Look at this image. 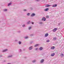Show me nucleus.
<instances>
[{"label":"nucleus","instance_id":"nucleus-9","mask_svg":"<svg viewBox=\"0 0 64 64\" xmlns=\"http://www.w3.org/2000/svg\"><path fill=\"white\" fill-rule=\"evenodd\" d=\"M48 34H45V37H47V36H48Z\"/></svg>","mask_w":64,"mask_h":64},{"label":"nucleus","instance_id":"nucleus-7","mask_svg":"<svg viewBox=\"0 0 64 64\" xmlns=\"http://www.w3.org/2000/svg\"><path fill=\"white\" fill-rule=\"evenodd\" d=\"M55 55V54L54 53V54H52L51 55V56H54Z\"/></svg>","mask_w":64,"mask_h":64},{"label":"nucleus","instance_id":"nucleus-23","mask_svg":"<svg viewBox=\"0 0 64 64\" xmlns=\"http://www.w3.org/2000/svg\"><path fill=\"white\" fill-rule=\"evenodd\" d=\"M46 18H48V16H46Z\"/></svg>","mask_w":64,"mask_h":64},{"label":"nucleus","instance_id":"nucleus-21","mask_svg":"<svg viewBox=\"0 0 64 64\" xmlns=\"http://www.w3.org/2000/svg\"><path fill=\"white\" fill-rule=\"evenodd\" d=\"M11 4H8V6H9V5H10Z\"/></svg>","mask_w":64,"mask_h":64},{"label":"nucleus","instance_id":"nucleus-5","mask_svg":"<svg viewBox=\"0 0 64 64\" xmlns=\"http://www.w3.org/2000/svg\"><path fill=\"white\" fill-rule=\"evenodd\" d=\"M55 46H52L51 47V49H55Z\"/></svg>","mask_w":64,"mask_h":64},{"label":"nucleus","instance_id":"nucleus-19","mask_svg":"<svg viewBox=\"0 0 64 64\" xmlns=\"http://www.w3.org/2000/svg\"><path fill=\"white\" fill-rule=\"evenodd\" d=\"M30 15V13H28L27 14V15H28V16H29V15Z\"/></svg>","mask_w":64,"mask_h":64},{"label":"nucleus","instance_id":"nucleus-28","mask_svg":"<svg viewBox=\"0 0 64 64\" xmlns=\"http://www.w3.org/2000/svg\"><path fill=\"white\" fill-rule=\"evenodd\" d=\"M24 11H26V10H24Z\"/></svg>","mask_w":64,"mask_h":64},{"label":"nucleus","instance_id":"nucleus-15","mask_svg":"<svg viewBox=\"0 0 64 64\" xmlns=\"http://www.w3.org/2000/svg\"><path fill=\"white\" fill-rule=\"evenodd\" d=\"M36 61V60H34L32 61V62H33V63H34V62H35Z\"/></svg>","mask_w":64,"mask_h":64},{"label":"nucleus","instance_id":"nucleus-22","mask_svg":"<svg viewBox=\"0 0 64 64\" xmlns=\"http://www.w3.org/2000/svg\"><path fill=\"white\" fill-rule=\"evenodd\" d=\"M46 7H48V5H47L46 6Z\"/></svg>","mask_w":64,"mask_h":64},{"label":"nucleus","instance_id":"nucleus-2","mask_svg":"<svg viewBox=\"0 0 64 64\" xmlns=\"http://www.w3.org/2000/svg\"><path fill=\"white\" fill-rule=\"evenodd\" d=\"M57 6V5L56 4H54L52 6V7H56Z\"/></svg>","mask_w":64,"mask_h":64},{"label":"nucleus","instance_id":"nucleus-8","mask_svg":"<svg viewBox=\"0 0 64 64\" xmlns=\"http://www.w3.org/2000/svg\"><path fill=\"white\" fill-rule=\"evenodd\" d=\"M32 49V47L31 46L29 48V50H31Z\"/></svg>","mask_w":64,"mask_h":64},{"label":"nucleus","instance_id":"nucleus-17","mask_svg":"<svg viewBox=\"0 0 64 64\" xmlns=\"http://www.w3.org/2000/svg\"><path fill=\"white\" fill-rule=\"evenodd\" d=\"M56 38H54V40H56Z\"/></svg>","mask_w":64,"mask_h":64},{"label":"nucleus","instance_id":"nucleus-13","mask_svg":"<svg viewBox=\"0 0 64 64\" xmlns=\"http://www.w3.org/2000/svg\"><path fill=\"white\" fill-rule=\"evenodd\" d=\"M39 44H36L34 46V47H36V46H39Z\"/></svg>","mask_w":64,"mask_h":64},{"label":"nucleus","instance_id":"nucleus-14","mask_svg":"<svg viewBox=\"0 0 64 64\" xmlns=\"http://www.w3.org/2000/svg\"><path fill=\"white\" fill-rule=\"evenodd\" d=\"M60 56H64V55H63V54H61Z\"/></svg>","mask_w":64,"mask_h":64},{"label":"nucleus","instance_id":"nucleus-18","mask_svg":"<svg viewBox=\"0 0 64 64\" xmlns=\"http://www.w3.org/2000/svg\"><path fill=\"white\" fill-rule=\"evenodd\" d=\"M28 38V36L24 38V39H27V38Z\"/></svg>","mask_w":64,"mask_h":64},{"label":"nucleus","instance_id":"nucleus-11","mask_svg":"<svg viewBox=\"0 0 64 64\" xmlns=\"http://www.w3.org/2000/svg\"><path fill=\"white\" fill-rule=\"evenodd\" d=\"M42 49H43V48L42 47H40V48H39V50H42Z\"/></svg>","mask_w":64,"mask_h":64},{"label":"nucleus","instance_id":"nucleus-34","mask_svg":"<svg viewBox=\"0 0 64 64\" xmlns=\"http://www.w3.org/2000/svg\"><path fill=\"white\" fill-rule=\"evenodd\" d=\"M10 57H12V56H10Z\"/></svg>","mask_w":64,"mask_h":64},{"label":"nucleus","instance_id":"nucleus-25","mask_svg":"<svg viewBox=\"0 0 64 64\" xmlns=\"http://www.w3.org/2000/svg\"><path fill=\"white\" fill-rule=\"evenodd\" d=\"M7 10L6 9L4 10V11H7Z\"/></svg>","mask_w":64,"mask_h":64},{"label":"nucleus","instance_id":"nucleus-24","mask_svg":"<svg viewBox=\"0 0 64 64\" xmlns=\"http://www.w3.org/2000/svg\"><path fill=\"white\" fill-rule=\"evenodd\" d=\"M25 26V25H23L22 26V27H24Z\"/></svg>","mask_w":64,"mask_h":64},{"label":"nucleus","instance_id":"nucleus-31","mask_svg":"<svg viewBox=\"0 0 64 64\" xmlns=\"http://www.w3.org/2000/svg\"><path fill=\"white\" fill-rule=\"evenodd\" d=\"M27 24H29V22H28Z\"/></svg>","mask_w":64,"mask_h":64},{"label":"nucleus","instance_id":"nucleus-29","mask_svg":"<svg viewBox=\"0 0 64 64\" xmlns=\"http://www.w3.org/2000/svg\"><path fill=\"white\" fill-rule=\"evenodd\" d=\"M50 42V40H48V42Z\"/></svg>","mask_w":64,"mask_h":64},{"label":"nucleus","instance_id":"nucleus-12","mask_svg":"<svg viewBox=\"0 0 64 64\" xmlns=\"http://www.w3.org/2000/svg\"><path fill=\"white\" fill-rule=\"evenodd\" d=\"M7 51V49H6L3 50V52H6V51Z\"/></svg>","mask_w":64,"mask_h":64},{"label":"nucleus","instance_id":"nucleus-27","mask_svg":"<svg viewBox=\"0 0 64 64\" xmlns=\"http://www.w3.org/2000/svg\"><path fill=\"white\" fill-rule=\"evenodd\" d=\"M36 1H39V0H36Z\"/></svg>","mask_w":64,"mask_h":64},{"label":"nucleus","instance_id":"nucleus-10","mask_svg":"<svg viewBox=\"0 0 64 64\" xmlns=\"http://www.w3.org/2000/svg\"><path fill=\"white\" fill-rule=\"evenodd\" d=\"M35 16V14H33L31 15V16L32 17L33 16Z\"/></svg>","mask_w":64,"mask_h":64},{"label":"nucleus","instance_id":"nucleus-35","mask_svg":"<svg viewBox=\"0 0 64 64\" xmlns=\"http://www.w3.org/2000/svg\"><path fill=\"white\" fill-rule=\"evenodd\" d=\"M40 24H42V23H41Z\"/></svg>","mask_w":64,"mask_h":64},{"label":"nucleus","instance_id":"nucleus-4","mask_svg":"<svg viewBox=\"0 0 64 64\" xmlns=\"http://www.w3.org/2000/svg\"><path fill=\"white\" fill-rule=\"evenodd\" d=\"M44 61V60L42 59L40 61V63H43Z\"/></svg>","mask_w":64,"mask_h":64},{"label":"nucleus","instance_id":"nucleus-3","mask_svg":"<svg viewBox=\"0 0 64 64\" xmlns=\"http://www.w3.org/2000/svg\"><path fill=\"white\" fill-rule=\"evenodd\" d=\"M42 21H45L46 20V18H42Z\"/></svg>","mask_w":64,"mask_h":64},{"label":"nucleus","instance_id":"nucleus-1","mask_svg":"<svg viewBox=\"0 0 64 64\" xmlns=\"http://www.w3.org/2000/svg\"><path fill=\"white\" fill-rule=\"evenodd\" d=\"M57 28H56L52 30V31L53 32H56V31H57Z\"/></svg>","mask_w":64,"mask_h":64},{"label":"nucleus","instance_id":"nucleus-16","mask_svg":"<svg viewBox=\"0 0 64 64\" xmlns=\"http://www.w3.org/2000/svg\"><path fill=\"white\" fill-rule=\"evenodd\" d=\"M31 27H29L28 28V29H29V30H30V29H31Z\"/></svg>","mask_w":64,"mask_h":64},{"label":"nucleus","instance_id":"nucleus-33","mask_svg":"<svg viewBox=\"0 0 64 64\" xmlns=\"http://www.w3.org/2000/svg\"><path fill=\"white\" fill-rule=\"evenodd\" d=\"M36 50H37V48H36Z\"/></svg>","mask_w":64,"mask_h":64},{"label":"nucleus","instance_id":"nucleus-30","mask_svg":"<svg viewBox=\"0 0 64 64\" xmlns=\"http://www.w3.org/2000/svg\"><path fill=\"white\" fill-rule=\"evenodd\" d=\"M32 24H34V22H32Z\"/></svg>","mask_w":64,"mask_h":64},{"label":"nucleus","instance_id":"nucleus-6","mask_svg":"<svg viewBox=\"0 0 64 64\" xmlns=\"http://www.w3.org/2000/svg\"><path fill=\"white\" fill-rule=\"evenodd\" d=\"M45 11H48V8H46L44 9Z\"/></svg>","mask_w":64,"mask_h":64},{"label":"nucleus","instance_id":"nucleus-20","mask_svg":"<svg viewBox=\"0 0 64 64\" xmlns=\"http://www.w3.org/2000/svg\"><path fill=\"white\" fill-rule=\"evenodd\" d=\"M21 42H19V44H21Z\"/></svg>","mask_w":64,"mask_h":64},{"label":"nucleus","instance_id":"nucleus-26","mask_svg":"<svg viewBox=\"0 0 64 64\" xmlns=\"http://www.w3.org/2000/svg\"><path fill=\"white\" fill-rule=\"evenodd\" d=\"M46 42H48V40H47L46 41Z\"/></svg>","mask_w":64,"mask_h":64},{"label":"nucleus","instance_id":"nucleus-32","mask_svg":"<svg viewBox=\"0 0 64 64\" xmlns=\"http://www.w3.org/2000/svg\"><path fill=\"white\" fill-rule=\"evenodd\" d=\"M50 6L49 5H48V7H50Z\"/></svg>","mask_w":64,"mask_h":64}]
</instances>
